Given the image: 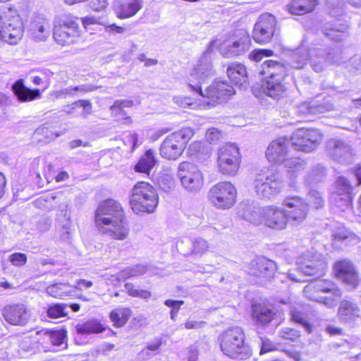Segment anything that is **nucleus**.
Segmentation results:
<instances>
[{"mask_svg": "<svg viewBox=\"0 0 361 361\" xmlns=\"http://www.w3.org/2000/svg\"><path fill=\"white\" fill-rule=\"evenodd\" d=\"M213 42H211L202 56L198 61L188 78V87L190 90L203 98H208L212 102H219L224 99L225 96H230L234 93V89L226 82L218 81L213 82L210 86L202 91V85L214 75L212 64V51Z\"/></svg>", "mask_w": 361, "mask_h": 361, "instance_id": "1", "label": "nucleus"}, {"mask_svg": "<svg viewBox=\"0 0 361 361\" xmlns=\"http://www.w3.org/2000/svg\"><path fill=\"white\" fill-rule=\"evenodd\" d=\"M94 222L102 235L116 240H125L130 231L128 221L121 204L112 199L99 203Z\"/></svg>", "mask_w": 361, "mask_h": 361, "instance_id": "2", "label": "nucleus"}, {"mask_svg": "<svg viewBox=\"0 0 361 361\" xmlns=\"http://www.w3.org/2000/svg\"><path fill=\"white\" fill-rule=\"evenodd\" d=\"M287 68L283 63L273 60H267L261 65L259 74L264 76L261 89L267 96L279 99L286 92L283 83Z\"/></svg>", "mask_w": 361, "mask_h": 361, "instance_id": "3", "label": "nucleus"}, {"mask_svg": "<svg viewBox=\"0 0 361 361\" xmlns=\"http://www.w3.org/2000/svg\"><path fill=\"white\" fill-rule=\"evenodd\" d=\"M80 22L86 28L89 25L96 24L97 20L94 17L79 19L73 16H61L54 21L53 37L60 45L66 46L75 43L80 35Z\"/></svg>", "mask_w": 361, "mask_h": 361, "instance_id": "4", "label": "nucleus"}, {"mask_svg": "<svg viewBox=\"0 0 361 361\" xmlns=\"http://www.w3.org/2000/svg\"><path fill=\"white\" fill-rule=\"evenodd\" d=\"M245 339V333L238 326L226 329L218 337L223 353L232 359L239 360H245L252 355L251 348Z\"/></svg>", "mask_w": 361, "mask_h": 361, "instance_id": "5", "label": "nucleus"}, {"mask_svg": "<svg viewBox=\"0 0 361 361\" xmlns=\"http://www.w3.org/2000/svg\"><path fill=\"white\" fill-rule=\"evenodd\" d=\"M306 298L323 303L329 308L336 306L341 298V291L329 281H317L303 289Z\"/></svg>", "mask_w": 361, "mask_h": 361, "instance_id": "6", "label": "nucleus"}, {"mask_svg": "<svg viewBox=\"0 0 361 361\" xmlns=\"http://www.w3.org/2000/svg\"><path fill=\"white\" fill-rule=\"evenodd\" d=\"M310 50V63L315 72L319 73L330 65H339L344 62L342 52L315 40Z\"/></svg>", "mask_w": 361, "mask_h": 361, "instance_id": "7", "label": "nucleus"}, {"mask_svg": "<svg viewBox=\"0 0 361 361\" xmlns=\"http://www.w3.org/2000/svg\"><path fill=\"white\" fill-rule=\"evenodd\" d=\"M130 203L133 211L151 213L158 204V196L154 188L147 182H138L132 189Z\"/></svg>", "mask_w": 361, "mask_h": 361, "instance_id": "8", "label": "nucleus"}, {"mask_svg": "<svg viewBox=\"0 0 361 361\" xmlns=\"http://www.w3.org/2000/svg\"><path fill=\"white\" fill-rule=\"evenodd\" d=\"M193 135L194 131L189 127L171 133L160 146V155L169 160L177 159L183 154L186 145Z\"/></svg>", "mask_w": 361, "mask_h": 361, "instance_id": "9", "label": "nucleus"}, {"mask_svg": "<svg viewBox=\"0 0 361 361\" xmlns=\"http://www.w3.org/2000/svg\"><path fill=\"white\" fill-rule=\"evenodd\" d=\"M23 25L20 17L11 10L0 15V38L9 44H16L23 37Z\"/></svg>", "mask_w": 361, "mask_h": 361, "instance_id": "10", "label": "nucleus"}, {"mask_svg": "<svg viewBox=\"0 0 361 361\" xmlns=\"http://www.w3.org/2000/svg\"><path fill=\"white\" fill-rule=\"evenodd\" d=\"M237 190L230 182H219L213 185L208 193L211 204L217 209H228L236 201Z\"/></svg>", "mask_w": 361, "mask_h": 361, "instance_id": "11", "label": "nucleus"}, {"mask_svg": "<svg viewBox=\"0 0 361 361\" xmlns=\"http://www.w3.org/2000/svg\"><path fill=\"white\" fill-rule=\"evenodd\" d=\"M254 186L258 196L270 199L281 192L283 183L278 173L268 170L256 175Z\"/></svg>", "mask_w": 361, "mask_h": 361, "instance_id": "12", "label": "nucleus"}, {"mask_svg": "<svg viewBox=\"0 0 361 361\" xmlns=\"http://www.w3.org/2000/svg\"><path fill=\"white\" fill-rule=\"evenodd\" d=\"M177 176L181 185L188 192H197L203 186L202 173L193 163L189 161L180 163Z\"/></svg>", "mask_w": 361, "mask_h": 361, "instance_id": "13", "label": "nucleus"}, {"mask_svg": "<svg viewBox=\"0 0 361 361\" xmlns=\"http://www.w3.org/2000/svg\"><path fill=\"white\" fill-rule=\"evenodd\" d=\"M323 135L317 129L300 128L289 139L290 145L296 150L310 152L322 142Z\"/></svg>", "mask_w": 361, "mask_h": 361, "instance_id": "14", "label": "nucleus"}, {"mask_svg": "<svg viewBox=\"0 0 361 361\" xmlns=\"http://www.w3.org/2000/svg\"><path fill=\"white\" fill-rule=\"evenodd\" d=\"M274 35H278L277 21L270 13L262 14L252 30V38L259 44H267L271 42Z\"/></svg>", "mask_w": 361, "mask_h": 361, "instance_id": "15", "label": "nucleus"}, {"mask_svg": "<svg viewBox=\"0 0 361 361\" xmlns=\"http://www.w3.org/2000/svg\"><path fill=\"white\" fill-rule=\"evenodd\" d=\"M239 149L235 144H226L219 149L218 166L222 173L235 175L239 169Z\"/></svg>", "mask_w": 361, "mask_h": 361, "instance_id": "16", "label": "nucleus"}, {"mask_svg": "<svg viewBox=\"0 0 361 361\" xmlns=\"http://www.w3.org/2000/svg\"><path fill=\"white\" fill-rule=\"evenodd\" d=\"M298 269L307 276H322L326 269V263L320 254L307 251L297 259Z\"/></svg>", "mask_w": 361, "mask_h": 361, "instance_id": "17", "label": "nucleus"}, {"mask_svg": "<svg viewBox=\"0 0 361 361\" xmlns=\"http://www.w3.org/2000/svg\"><path fill=\"white\" fill-rule=\"evenodd\" d=\"M282 205L287 208L285 209L286 214L292 225H298L305 219L308 212V204L301 197H287L283 200Z\"/></svg>", "mask_w": 361, "mask_h": 361, "instance_id": "18", "label": "nucleus"}, {"mask_svg": "<svg viewBox=\"0 0 361 361\" xmlns=\"http://www.w3.org/2000/svg\"><path fill=\"white\" fill-rule=\"evenodd\" d=\"M251 40L249 35L243 32L238 39H230L220 44L219 51L225 58H231L245 54L250 47Z\"/></svg>", "mask_w": 361, "mask_h": 361, "instance_id": "19", "label": "nucleus"}, {"mask_svg": "<svg viewBox=\"0 0 361 361\" xmlns=\"http://www.w3.org/2000/svg\"><path fill=\"white\" fill-rule=\"evenodd\" d=\"M326 150L334 160L342 164L350 163L355 156L352 147L343 140H329L326 144Z\"/></svg>", "mask_w": 361, "mask_h": 361, "instance_id": "20", "label": "nucleus"}, {"mask_svg": "<svg viewBox=\"0 0 361 361\" xmlns=\"http://www.w3.org/2000/svg\"><path fill=\"white\" fill-rule=\"evenodd\" d=\"M290 223L285 209L274 205L264 207L263 224L271 229L281 231Z\"/></svg>", "mask_w": 361, "mask_h": 361, "instance_id": "21", "label": "nucleus"}, {"mask_svg": "<svg viewBox=\"0 0 361 361\" xmlns=\"http://www.w3.org/2000/svg\"><path fill=\"white\" fill-rule=\"evenodd\" d=\"M51 25L50 20L44 15L34 16L30 22L28 32L35 42H44L50 36Z\"/></svg>", "mask_w": 361, "mask_h": 361, "instance_id": "22", "label": "nucleus"}, {"mask_svg": "<svg viewBox=\"0 0 361 361\" xmlns=\"http://www.w3.org/2000/svg\"><path fill=\"white\" fill-rule=\"evenodd\" d=\"M352 190L353 188L348 179L343 176L337 178L332 197L337 206L343 211L350 208Z\"/></svg>", "mask_w": 361, "mask_h": 361, "instance_id": "23", "label": "nucleus"}, {"mask_svg": "<svg viewBox=\"0 0 361 361\" xmlns=\"http://www.w3.org/2000/svg\"><path fill=\"white\" fill-rule=\"evenodd\" d=\"M238 215L245 221L257 226L263 224L264 207L254 201L245 200L240 204Z\"/></svg>", "mask_w": 361, "mask_h": 361, "instance_id": "24", "label": "nucleus"}, {"mask_svg": "<svg viewBox=\"0 0 361 361\" xmlns=\"http://www.w3.org/2000/svg\"><path fill=\"white\" fill-rule=\"evenodd\" d=\"M290 145V140L287 137H280L273 140L266 151V157L268 161L277 164L283 163L287 159L286 157Z\"/></svg>", "mask_w": 361, "mask_h": 361, "instance_id": "25", "label": "nucleus"}, {"mask_svg": "<svg viewBox=\"0 0 361 361\" xmlns=\"http://www.w3.org/2000/svg\"><path fill=\"white\" fill-rule=\"evenodd\" d=\"M336 276L342 280L350 288H355L359 282L358 274L353 264L348 260L335 263L334 267Z\"/></svg>", "mask_w": 361, "mask_h": 361, "instance_id": "26", "label": "nucleus"}, {"mask_svg": "<svg viewBox=\"0 0 361 361\" xmlns=\"http://www.w3.org/2000/svg\"><path fill=\"white\" fill-rule=\"evenodd\" d=\"M276 269L274 261L264 257H259L251 261L248 273L257 277L271 279L273 278Z\"/></svg>", "mask_w": 361, "mask_h": 361, "instance_id": "27", "label": "nucleus"}, {"mask_svg": "<svg viewBox=\"0 0 361 361\" xmlns=\"http://www.w3.org/2000/svg\"><path fill=\"white\" fill-rule=\"evenodd\" d=\"M5 320L12 325H25L30 319V313L23 304L6 306L3 310Z\"/></svg>", "mask_w": 361, "mask_h": 361, "instance_id": "28", "label": "nucleus"}, {"mask_svg": "<svg viewBox=\"0 0 361 361\" xmlns=\"http://www.w3.org/2000/svg\"><path fill=\"white\" fill-rule=\"evenodd\" d=\"M348 25L342 20L337 19L326 23L322 30L323 33L331 39L341 41L347 36Z\"/></svg>", "mask_w": 361, "mask_h": 361, "instance_id": "29", "label": "nucleus"}, {"mask_svg": "<svg viewBox=\"0 0 361 361\" xmlns=\"http://www.w3.org/2000/svg\"><path fill=\"white\" fill-rule=\"evenodd\" d=\"M252 316L257 324L267 326L274 318L275 312L263 304H255L252 307Z\"/></svg>", "mask_w": 361, "mask_h": 361, "instance_id": "30", "label": "nucleus"}, {"mask_svg": "<svg viewBox=\"0 0 361 361\" xmlns=\"http://www.w3.org/2000/svg\"><path fill=\"white\" fill-rule=\"evenodd\" d=\"M361 314L359 307L348 300H343L340 303L338 310V316L343 322H350L357 319Z\"/></svg>", "mask_w": 361, "mask_h": 361, "instance_id": "31", "label": "nucleus"}, {"mask_svg": "<svg viewBox=\"0 0 361 361\" xmlns=\"http://www.w3.org/2000/svg\"><path fill=\"white\" fill-rule=\"evenodd\" d=\"M227 75L231 81L240 87H246L247 73L245 66L240 63H233L227 68Z\"/></svg>", "mask_w": 361, "mask_h": 361, "instance_id": "32", "label": "nucleus"}, {"mask_svg": "<svg viewBox=\"0 0 361 361\" xmlns=\"http://www.w3.org/2000/svg\"><path fill=\"white\" fill-rule=\"evenodd\" d=\"M115 6L121 18H130L135 15L142 8L141 0H116Z\"/></svg>", "mask_w": 361, "mask_h": 361, "instance_id": "33", "label": "nucleus"}, {"mask_svg": "<svg viewBox=\"0 0 361 361\" xmlns=\"http://www.w3.org/2000/svg\"><path fill=\"white\" fill-rule=\"evenodd\" d=\"M14 94L20 102H30L40 96L38 89L32 90L24 85L22 80H17L12 86Z\"/></svg>", "mask_w": 361, "mask_h": 361, "instance_id": "34", "label": "nucleus"}, {"mask_svg": "<svg viewBox=\"0 0 361 361\" xmlns=\"http://www.w3.org/2000/svg\"><path fill=\"white\" fill-rule=\"evenodd\" d=\"M47 293L53 298H62L71 295L75 292V288L68 283H56L47 288Z\"/></svg>", "mask_w": 361, "mask_h": 361, "instance_id": "35", "label": "nucleus"}, {"mask_svg": "<svg viewBox=\"0 0 361 361\" xmlns=\"http://www.w3.org/2000/svg\"><path fill=\"white\" fill-rule=\"evenodd\" d=\"M308 60L310 61V50L306 48V41L303 39L300 47L292 54V66L302 68Z\"/></svg>", "mask_w": 361, "mask_h": 361, "instance_id": "36", "label": "nucleus"}, {"mask_svg": "<svg viewBox=\"0 0 361 361\" xmlns=\"http://www.w3.org/2000/svg\"><path fill=\"white\" fill-rule=\"evenodd\" d=\"M131 313L128 307H118L110 312L109 317L115 326L121 327L126 324Z\"/></svg>", "mask_w": 361, "mask_h": 361, "instance_id": "37", "label": "nucleus"}, {"mask_svg": "<svg viewBox=\"0 0 361 361\" xmlns=\"http://www.w3.org/2000/svg\"><path fill=\"white\" fill-rule=\"evenodd\" d=\"M283 164L287 169L288 174L291 178H295L306 166V162L298 157L287 158L283 162Z\"/></svg>", "mask_w": 361, "mask_h": 361, "instance_id": "38", "label": "nucleus"}, {"mask_svg": "<svg viewBox=\"0 0 361 361\" xmlns=\"http://www.w3.org/2000/svg\"><path fill=\"white\" fill-rule=\"evenodd\" d=\"M156 163L154 152L152 149L147 150L145 154L140 159L135 166V170L137 172L149 173L151 169Z\"/></svg>", "mask_w": 361, "mask_h": 361, "instance_id": "39", "label": "nucleus"}, {"mask_svg": "<svg viewBox=\"0 0 361 361\" xmlns=\"http://www.w3.org/2000/svg\"><path fill=\"white\" fill-rule=\"evenodd\" d=\"M326 176V169L320 164L314 166L305 178L307 185L317 184L322 182Z\"/></svg>", "mask_w": 361, "mask_h": 361, "instance_id": "40", "label": "nucleus"}, {"mask_svg": "<svg viewBox=\"0 0 361 361\" xmlns=\"http://www.w3.org/2000/svg\"><path fill=\"white\" fill-rule=\"evenodd\" d=\"M103 325L97 320H89L76 326V330L80 334H99L104 331Z\"/></svg>", "mask_w": 361, "mask_h": 361, "instance_id": "41", "label": "nucleus"}, {"mask_svg": "<svg viewBox=\"0 0 361 361\" xmlns=\"http://www.w3.org/2000/svg\"><path fill=\"white\" fill-rule=\"evenodd\" d=\"M291 320L302 326L307 333H311L312 325L307 322L306 314L299 308L293 307L290 310Z\"/></svg>", "mask_w": 361, "mask_h": 361, "instance_id": "42", "label": "nucleus"}, {"mask_svg": "<svg viewBox=\"0 0 361 361\" xmlns=\"http://www.w3.org/2000/svg\"><path fill=\"white\" fill-rule=\"evenodd\" d=\"M68 306L63 303H55L49 305L47 315L51 319H58L68 315Z\"/></svg>", "mask_w": 361, "mask_h": 361, "instance_id": "43", "label": "nucleus"}, {"mask_svg": "<svg viewBox=\"0 0 361 361\" xmlns=\"http://www.w3.org/2000/svg\"><path fill=\"white\" fill-rule=\"evenodd\" d=\"M147 270V267L145 265L139 264L124 269L120 272L119 276L123 279L139 276L146 273Z\"/></svg>", "mask_w": 361, "mask_h": 361, "instance_id": "44", "label": "nucleus"}, {"mask_svg": "<svg viewBox=\"0 0 361 361\" xmlns=\"http://www.w3.org/2000/svg\"><path fill=\"white\" fill-rule=\"evenodd\" d=\"M334 245H336L337 242H345V244L349 243H357L359 241L358 237L350 233L348 230H342L337 231L334 235Z\"/></svg>", "mask_w": 361, "mask_h": 361, "instance_id": "45", "label": "nucleus"}, {"mask_svg": "<svg viewBox=\"0 0 361 361\" xmlns=\"http://www.w3.org/2000/svg\"><path fill=\"white\" fill-rule=\"evenodd\" d=\"M47 335L52 345L60 346L61 345L66 338V331L65 330H55L49 331Z\"/></svg>", "mask_w": 361, "mask_h": 361, "instance_id": "46", "label": "nucleus"}, {"mask_svg": "<svg viewBox=\"0 0 361 361\" xmlns=\"http://www.w3.org/2000/svg\"><path fill=\"white\" fill-rule=\"evenodd\" d=\"M124 288L128 295L132 297H137L145 300L151 297V293L149 291L137 289L133 283H126Z\"/></svg>", "mask_w": 361, "mask_h": 361, "instance_id": "47", "label": "nucleus"}, {"mask_svg": "<svg viewBox=\"0 0 361 361\" xmlns=\"http://www.w3.org/2000/svg\"><path fill=\"white\" fill-rule=\"evenodd\" d=\"M192 255H202L209 248V245L207 240L202 238H196L192 239Z\"/></svg>", "mask_w": 361, "mask_h": 361, "instance_id": "48", "label": "nucleus"}, {"mask_svg": "<svg viewBox=\"0 0 361 361\" xmlns=\"http://www.w3.org/2000/svg\"><path fill=\"white\" fill-rule=\"evenodd\" d=\"M133 105V102L128 99L116 100L111 106V110L115 115H124V108H129Z\"/></svg>", "mask_w": 361, "mask_h": 361, "instance_id": "49", "label": "nucleus"}, {"mask_svg": "<svg viewBox=\"0 0 361 361\" xmlns=\"http://www.w3.org/2000/svg\"><path fill=\"white\" fill-rule=\"evenodd\" d=\"M176 247L178 251L183 255H192V242L190 238H184L178 240Z\"/></svg>", "mask_w": 361, "mask_h": 361, "instance_id": "50", "label": "nucleus"}, {"mask_svg": "<svg viewBox=\"0 0 361 361\" xmlns=\"http://www.w3.org/2000/svg\"><path fill=\"white\" fill-rule=\"evenodd\" d=\"M52 169L53 166L51 164H49L47 166L44 176L49 182L50 179L53 178H54L56 182H62L68 180L70 177L68 173L65 171H61L59 172L57 175L54 176V175L51 174Z\"/></svg>", "mask_w": 361, "mask_h": 361, "instance_id": "51", "label": "nucleus"}, {"mask_svg": "<svg viewBox=\"0 0 361 361\" xmlns=\"http://www.w3.org/2000/svg\"><path fill=\"white\" fill-rule=\"evenodd\" d=\"M94 88L91 85H82L75 87H69L61 91L56 92V97H61L64 95L71 94L73 91H78L81 92H92Z\"/></svg>", "mask_w": 361, "mask_h": 361, "instance_id": "52", "label": "nucleus"}, {"mask_svg": "<svg viewBox=\"0 0 361 361\" xmlns=\"http://www.w3.org/2000/svg\"><path fill=\"white\" fill-rule=\"evenodd\" d=\"M288 10L289 13L293 15H303L313 11L311 6L307 8V6H302L293 1H291V3L288 5Z\"/></svg>", "mask_w": 361, "mask_h": 361, "instance_id": "53", "label": "nucleus"}, {"mask_svg": "<svg viewBox=\"0 0 361 361\" xmlns=\"http://www.w3.org/2000/svg\"><path fill=\"white\" fill-rule=\"evenodd\" d=\"M279 336L283 339L294 341L300 337V332L294 329L285 327L280 329Z\"/></svg>", "mask_w": 361, "mask_h": 361, "instance_id": "54", "label": "nucleus"}, {"mask_svg": "<svg viewBox=\"0 0 361 361\" xmlns=\"http://www.w3.org/2000/svg\"><path fill=\"white\" fill-rule=\"evenodd\" d=\"M326 4L331 10L329 11L332 16H341L343 13V2L341 0H326Z\"/></svg>", "mask_w": 361, "mask_h": 361, "instance_id": "55", "label": "nucleus"}, {"mask_svg": "<svg viewBox=\"0 0 361 361\" xmlns=\"http://www.w3.org/2000/svg\"><path fill=\"white\" fill-rule=\"evenodd\" d=\"M309 200L316 209L323 207L324 199L321 192L317 190H310L309 192Z\"/></svg>", "mask_w": 361, "mask_h": 361, "instance_id": "56", "label": "nucleus"}, {"mask_svg": "<svg viewBox=\"0 0 361 361\" xmlns=\"http://www.w3.org/2000/svg\"><path fill=\"white\" fill-rule=\"evenodd\" d=\"M222 136V132L216 128H209L205 134L207 140L211 144L216 143Z\"/></svg>", "mask_w": 361, "mask_h": 361, "instance_id": "57", "label": "nucleus"}, {"mask_svg": "<svg viewBox=\"0 0 361 361\" xmlns=\"http://www.w3.org/2000/svg\"><path fill=\"white\" fill-rule=\"evenodd\" d=\"M273 54V51L271 49H258L252 51L250 55V59L255 61H259L264 56H269Z\"/></svg>", "mask_w": 361, "mask_h": 361, "instance_id": "58", "label": "nucleus"}, {"mask_svg": "<svg viewBox=\"0 0 361 361\" xmlns=\"http://www.w3.org/2000/svg\"><path fill=\"white\" fill-rule=\"evenodd\" d=\"M260 352L261 355L266 353L274 350L276 349L275 344L271 341L268 338L260 336Z\"/></svg>", "mask_w": 361, "mask_h": 361, "instance_id": "59", "label": "nucleus"}, {"mask_svg": "<svg viewBox=\"0 0 361 361\" xmlns=\"http://www.w3.org/2000/svg\"><path fill=\"white\" fill-rule=\"evenodd\" d=\"M9 261L13 266L21 267L27 262V256L21 252L13 253L9 256Z\"/></svg>", "mask_w": 361, "mask_h": 361, "instance_id": "60", "label": "nucleus"}, {"mask_svg": "<svg viewBox=\"0 0 361 361\" xmlns=\"http://www.w3.org/2000/svg\"><path fill=\"white\" fill-rule=\"evenodd\" d=\"M72 105L73 106V109H75V107H82L83 116H87L92 113V104L88 100H78L73 103Z\"/></svg>", "mask_w": 361, "mask_h": 361, "instance_id": "61", "label": "nucleus"}, {"mask_svg": "<svg viewBox=\"0 0 361 361\" xmlns=\"http://www.w3.org/2000/svg\"><path fill=\"white\" fill-rule=\"evenodd\" d=\"M108 5L106 0H90V8L96 11L104 10Z\"/></svg>", "mask_w": 361, "mask_h": 361, "instance_id": "62", "label": "nucleus"}, {"mask_svg": "<svg viewBox=\"0 0 361 361\" xmlns=\"http://www.w3.org/2000/svg\"><path fill=\"white\" fill-rule=\"evenodd\" d=\"M204 322H197V321H190L188 320L185 324V328L187 329H200L204 326Z\"/></svg>", "mask_w": 361, "mask_h": 361, "instance_id": "63", "label": "nucleus"}, {"mask_svg": "<svg viewBox=\"0 0 361 361\" xmlns=\"http://www.w3.org/2000/svg\"><path fill=\"white\" fill-rule=\"evenodd\" d=\"M350 65L356 71L361 70V56L355 55L349 61Z\"/></svg>", "mask_w": 361, "mask_h": 361, "instance_id": "64", "label": "nucleus"}]
</instances>
